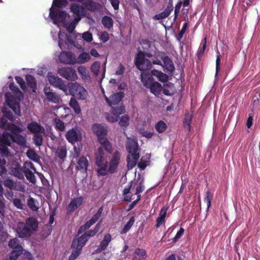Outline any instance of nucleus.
I'll use <instances>...</instances> for the list:
<instances>
[{
  "label": "nucleus",
  "mask_w": 260,
  "mask_h": 260,
  "mask_svg": "<svg viewBox=\"0 0 260 260\" xmlns=\"http://www.w3.org/2000/svg\"><path fill=\"white\" fill-rule=\"evenodd\" d=\"M93 133L98 138L99 143L102 147L98 148L95 154V164L98 167L97 172L98 175L105 176L108 173L112 174L116 172L120 159V153L116 151L114 152L110 159L109 162L107 161V155L104 150L111 153L112 147L106 136L107 133V127L100 124H94L92 126Z\"/></svg>",
  "instance_id": "f257e3e1"
},
{
  "label": "nucleus",
  "mask_w": 260,
  "mask_h": 260,
  "mask_svg": "<svg viewBox=\"0 0 260 260\" xmlns=\"http://www.w3.org/2000/svg\"><path fill=\"white\" fill-rule=\"evenodd\" d=\"M70 9L73 13L74 18L64 11H58L56 9L50 8L49 17L47 20L52 21L53 23L56 25L59 30H60V26H62L68 31L72 32L74 31L81 18L85 15L86 10L83 6L77 3L72 4Z\"/></svg>",
  "instance_id": "f03ea898"
},
{
  "label": "nucleus",
  "mask_w": 260,
  "mask_h": 260,
  "mask_svg": "<svg viewBox=\"0 0 260 260\" xmlns=\"http://www.w3.org/2000/svg\"><path fill=\"white\" fill-rule=\"evenodd\" d=\"M72 35H68L65 32L59 30L58 32L52 31L51 36L54 40L58 41V45L60 49L63 50L73 46L80 50L82 49L83 41L90 42L92 41V35L89 31L83 34H77L72 32Z\"/></svg>",
  "instance_id": "7ed1b4c3"
},
{
  "label": "nucleus",
  "mask_w": 260,
  "mask_h": 260,
  "mask_svg": "<svg viewBox=\"0 0 260 260\" xmlns=\"http://www.w3.org/2000/svg\"><path fill=\"white\" fill-rule=\"evenodd\" d=\"M0 127L9 129L11 132V133L4 132L2 135L0 134L1 143L9 146L12 141L22 147H27L25 137L17 133L21 132L24 129V127L23 125L17 126L14 124L8 123L5 117H2L0 119Z\"/></svg>",
  "instance_id": "20e7f679"
},
{
  "label": "nucleus",
  "mask_w": 260,
  "mask_h": 260,
  "mask_svg": "<svg viewBox=\"0 0 260 260\" xmlns=\"http://www.w3.org/2000/svg\"><path fill=\"white\" fill-rule=\"evenodd\" d=\"M140 150L137 140L131 138V170L138 166L141 170H144L149 164L150 155L146 153L140 159Z\"/></svg>",
  "instance_id": "39448f33"
},
{
  "label": "nucleus",
  "mask_w": 260,
  "mask_h": 260,
  "mask_svg": "<svg viewBox=\"0 0 260 260\" xmlns=\"http://www.w3.org/2000/svg\"><path fill=\"white\" fill-rule=\"evenodd\" d=\"M9 87L13 92L14 96H12L9 92H6L5 94L6 102L16 115L20 116L21 111L19 102L23 99V94L13 83L10 84Z\"/></svg>",
  "instance_id": "423d86ee"
},
{
  "label": "nucleus",
  "mask_w": 260,
  "mask_h": 260,
  "mask_svg": "<svg viewBox=\"0 0 260 260\" xmlns=\"http://www.w3.org/2000/svg\"><path fill=\"white\" fill-rule=\"evenodd\" d=\"M38 226L37 220L34 218H29L24 222H18L16 232L20 238H28L31 235L32 231L37 230Z\"/></svg>",
  "instance_id": "0eeeda50"
},
{
  "label": "nucleus",
  "mask_w": 260,
  "mask_h": 260,
  "mask_svg": "<svg viewBox=\"0 0 260 260\" xmlns=\"http://www.w3.org/2000/svg\"><path fill=\"white\" fill-rule=\"evenodd\" d=\"M141 80L143 85L150 89L151 93L155 96L160 94L162 91V86L160 83L154 81L150 74L147 72L141 73Z\"/></svg>",
  "instance_id": "6e6552de"
},
{
  "label": "nucleus",
  "mask_w": 260,
  "mask_h": 260,
  "mask_svg": "<svg viewBox=\"0 0 260 260\" xmlns=\"http://www.w3.org/2000/svg\"><path fill=\"white\" fill-rule=\"evenodd\" d=\"M66 89L67 91H64V93L67 95L71 94L80 100H85L87 97V90L83 86L76 82L68 83Z\"/></svg>",
  "instance_id": "1a4fd4ad"
},
{
  "label": "nucleus",
  "mask_w": 260,
  "mask_h": 260,
  "mask_svg": "<svg viewBox=\"0 0 260 260\" xmlns=\"http://www.w3.org/2000/svg\"><path fill=\"white\" fill-rule=\"evenodd\" d=\"M142 54V52L137 53L135 63L137 68L143 73L151 69L152 63L149 59L143 57Z\"/></svg>",
  "instance_id": "9d476101"
},
{
  "label": "nucleus",
  "mask_w": 260,
  "mask_h": 260,
  "mask_svg": "<svg viewBox=\"0 0 260 260\" xmlns=\"http://www.w3.org/2000/svg\"><path fill=\"white\" fill-rule=\"evenodd\" d=\"M22 168L23 173L27 180L32 184L36 183V178L34 174L37 173V171L33 164L30 161H25Z\"/></svg>",
  "instance_id": "9b49d317"
},
{
  "label": "nucleus",
  "mask_w": 260,
  "mask_h": 260,
  "mask_svg": "<svg viewBox=\"0 0 260 260\" xmlns=\"http://www.w3.org/2000/svg\"><path fill=\"white\" fill-rule=\"evenodd\" d=\"M65 137L69 142L74 144L82 140V133L79 128L75 127L69 129L66 133Z\"/></svg>",
  "instance_id": "f8f14e48"
},
{
  "label": "nucleus",
  "mask_w": 260,
  "mask_h": 260,
  "mask_svg": "<svg viewBox=\"0 0 260 260\" xmlns=\"http://www.w3.org/2000/svg\"><path fill=\"white\" fill-rule=\"evenodd\" d=\"M58 61L65 64H76V54L71 51H62L58 57Z\"/></svg>",
  "instance_id": "ddd939ff"
},
{
  "label": "nucleus",
  "mask_w": 260,
  "mask_h": 260,
  "mask_svg": "<svg viewBox=\"0 0 260 260\" xmlns=\"http://www.w3.org/2000/svg\"><path fill=\"white\" fill-rule=\"evenodd\" d=\"M47 78L51 85L58 88L63 92L67 91V85L61 78H58L57 76L50 72L48 73Z\"/></svg>",
  "instance_id": "4468645a"
},
{
  "label": "nucleus",
  "mask_w": 260,
  "mask_h": 260,
  "mask_svg": "<svg viewBox=\"0 0 260 260\" xmlns=\"http://www.w3.org/2000/svg\"><path fill=\"white\" fill-rule=\"evenodd\" d=\"M58 74L68 80H75L78 78L75 71L71 67H62L58 69Z\"/></svg>",
  "instance_id": "2eb2a0df"
},
{
  "label": "nucleus",
  "mask_w": 260,
  "mask_h": 260,
  "mask_svg": "<svg viewBox=\"0 0 260 260\" xmlns=\"http://www.w3.org/2000/svg\"><path fill=\"white\" fill-rule=\"evenodd\" d=\"M155 50L158 52V54H156V52L155 54L156 55L157 57L160 58L163 61L162 67H163L168 72L170 73L173 72L175 70V66L172 59L168 56H162L161 54L162 52H160L158 51L157 48H155Z\"/></svg>",
  "instance_id": "dca6fc26"
},
{
  "label": "nucleus",
  "mask_w": 260,
  "mask_h": 260,
  "mask_svg": "<svg viewBox=\"0 0 260 260\" xmlns=\"http://www.w3.org/2000/svg\"><path fill=\"white\" fill-rule=\"evenodd\" d=\"M135 179L136 180V183H134L133 187L134 188L137 183V185L135 188V193H131V201L135 199V196L137 197L138 195H141L140 193L144 190V186L142 184L143 181V178L141 176L140 173H138V177L136 179V171L135 172Z\"/></svg>",
  "instance_id": "f3484780"
},
{
  "label": "nucleus",
  "mask_w": 260,
  "mask_h": 260,
  "mask_svg": "<svg viewBox=\"0 0 260 260\" xmlns=\"http://www.w3.org/2000/svg\"><path fill=\"white\" fill-rule=\"evenodd\" d=\"M124 95V93L120 91L112 94L109 98L104 95V98L108 105L112 107L113 105L118 104L122 100Z\"/></svg>",
  "instance_id": "a211bd4d"
},
{
  "label": "nucleus",
  "mask_w": 260,
  "mask_h": 260,
  "mask_svg": "<svg viewBox=\"0 0 260 260\" xmlns=\"http://www.w3.org/2000/svg\"><path fill=\"white\" fill-rule=\"evenodd\" d=\"M10 248L12 249L11 252H14V254L16 255H20L23 251L22 247L19 243L17 238L11 239L8 244Z\"/></svg>",
  "instance_id": "6ab92c4d"
},
{
  "label": "nucleus",
  "mask_w": 260,
  "mask_h": 260,
  "mask_svg": "<svg viewBox=\"0 0 260 260\" xmlns=\"http://www.w3.org/2000/svg\"><path fill=\"white\" fill-rule=\"evenodd\" d=\"M28 130L34 135L44 134L45 128L38 122L33 121L29 123L27 125Z\"/></svg>",
  "instance_id": "aec40b11"
},
{
  "label": "nucleus",
  "mask_w": 260,
  "mask_h": 260,
  "mask_svg": "<svg viewBox=\"0 0 260 260\" xmlns=\"http://www.w3.org/2000/svg\"><path fill=\"white\" fill-rule=\"evenodd\" d=\"M83 201V198L82 197L72 199L68 206V212L69 213L73 212L82 204Z\"/></svg>",
  "instance_id": "412c9836"
},
{
  "label": "nucleus",
  "mask_w": 260,
  "mask_h": 260,
  "mask_svg": "<svg viewBox=\"0 0 260 260\" xmlns=\"http://www.w3.org/2000/svg\"><path fill=\"white\" fill-rule=\"evenodd\" d=\"M125 112V107L123 106L114 108L112 107L111 112L113 114V116L110 118L109 116L107 117L109 121L111 122H115L118 120V117L120 115L124 113Z\"/></svg>",
  "instance_id": "4be33fe9"
},
{
  "label": "nucleus",
  "mask_w": 260,
  "mask_h": 260,
  "mask_svg": "<svg viewBox=\"0 0 260 260\" xmlns=\"http://www.w3.org/2000/svg\"><path fill=\"white\" fill-rule=\"evenodd\" d=\"M11 174L19 179H24L23 168L18 163L13 164L11 167Z\"/></svg>",
  "instance_id": "5701e85b"
},
{
  "label": "nucleus",
  "mask_w": 260,
  "mask_h": 260,
  "mask_svg": "<svg viewBox=\"0 0 260 260\" xmlns=\"http://www.w3.org/2000/svg\"><path fill=\"white\" fill-rule=\"evenodd\" d=\"M44 91L48 101L56 104L59 102V96L55 93L52 92L50 88L46 87L44 88Z\"/></svg>",
  "instance_id": "b1692460"
},
{
  "label": "nucleus",
  "mask_w": 260,
  "mask_h": 260,
  "mask_svg": "<svg viewBox=\"0 0 260 260\" xmlns=\"http://www.w3.org/2000/svg\"><path fill=\"white\" fill-rule=\"evenodd\" d=\"M87 240V237L84 234L78 238H75L74 239L72 246V247H79V249H82Z\"/></svg>",
  "instance_id": "393cba45"
},
{
  "label": "nucleus",
  "mask_w": 260,
  "mask_h": 260,
  "mask_svg": "<svg viewBox=\"0 0 260 260\" xmlns=\"http://www.w3.org/2000/svg\"><path fill=\"white\" fill-rule=\"evenodd\" d=\"M147 253L145 249L137 248L133 253V260H146Z\"/></svg>",
  "instance_id": "a878e982"
},
{
  "label": "nucleus",
  "mask_w": 260,
  "mask_h": 260,
  "mask_svg": "<svg viewBox=\"0 0 260 260\" xmlns=\"http://www.w3.org/2000/svg\"><path fill=\"white\" fill-rule=\"evenodd\" d=\"M111 241V236L110 234H107L105 235L103 241L101 242L98 248L96 250V252H100L104 250L108 246L109 243Z\"/></svg>",
  "instance_id": "bb28decb"
},
{
  "label": "nucleus",
  "mask_w": 260,
  "mask_h": 260,
  "mask_svg": "<svg viewBox=\"0 0 260 260\" xmlns=\"http://www.w3.org/2000/svg\"><path fill=\"white\" fill-rule=\"evenodd\" d=\"M79 74L82 79L86 82H89L91 80L88 71L84 66H80L77 69Z\"/></svg>",
  "instance_id": "cd10ccee"
},
{
  "label": "nucleus",
  "mask_w": 260,
  "mask_h": 260,
  "mask_svg": "<svg viewBox=\"0 0 260 260\" xmlns=\"http://www.w3.org/2000/svg\"><path fill=\"white\" fill-rule=\"evenodd\" d=\"M91 58L89 53L83 52L80 53L77 57L76 55V64H83L88 62Z\"/></svg>",
  "instance_id": "c85d7f7f"
},
{
  "label": "nucleus",
  "mask_w": 260,
  "mask_h": 260,
  "mask_svg": "<svg viewBox=\"0 0 260 260\" xmlns=\"http://www.w3.org/2000/svg\"><path fill=\"white\" fill-rule=\"evenodd\" d=\"M88 166V161L86 157L82 156L78 160L77 168L79 170L86 173L87 170Z\"/></svg>",
  "instance_id": "c756f323"
},
{
  "label": "nucleus",
  "mask_w": 260,
  "mask_h": 260,
  "mask_svg": "<svg viewBox=\"0 0 260 260\" xmlns=\"http://www.w3.org/2000/svg\"><path fill=\"white\" fill-rule=\"evenodd\" d=\"M151 75L156 77L159 81L165 83H167L169 77L166 74L156 70H152Z\"/></svg>",
  "instance_id": "7c9ffc66"
},
{
  "label": "nucleus",
  "mask_w": 260,
  "mask_h": 260,
  "mask_svg": "<svg viewBox=\"0 0 260 260\" xmlns=\"http://www.w3.org/2000/svg\"><path fill=\"white\" fill-rule=\"evenodd\" d=\"M27 85L29 87L33 92H36L37 89V82L35 78L30 75H26L25 76Z\"/></svg>",
  "instance_id": "2f4dec72"
},
{
  "label": "nucleus",
  "mask_w": 260,
  "mask_h": 260,
  "mask_svg": "<svg viewBox=\"0 0 260 260\" xmlns=\"http://www.w3.org/2000/svg\"><path fill=\"white\" fill-rule=\"evenodd\" d=\"M67 4V0H53L52 6L51 8L56 9L58 11H60L58 9L65 7Z\"/></svg>",
  "instance_id": "473e14b6"
},
{
  "label": "nucleus",
  "mask_w": 260,
  "mask_h": 260,
  "mask_svg": "<svg viewBox=\"0 0 260 260\" xmlns=\"http://www.w3.org/2000/svg\"><path fill=\"white\" fill-rule=\"evenodd\" d=\"M192 119V116L189 113H186L184 116L183 124L185 128H187L189 132L191 128V123Z\"/></svg>",
  "instance_id": "72a5a7b5"
},
{
  "label": "nucleus",
  "mask_w": 260,
  "mask_h": 260,
  "mask_svg": "<svg viewBox=\"0 0 260 260\" xmlns=\"http://www.w3.org/2000/svg\"><path fill=\"white\" fill-rule=\"evenodd\" d=\"M82 4L90 11H95L98 9V5L92 0H88L86 2L84 1Z\"/></svg>",
  "instance_id": "f704fd0d"
},
{
  "label": "nucleus",
  "mask_w": 260,
  "mask_h": 260,
  "mask_svg": "<svg viewBox=\"0 0 260 260\" xmlns=\"http://www.w3.org/2000/svg\"><path fill=\"white\" fill-rule=\"evenodd\" d=\"M102 23L105 27L110 29L113 27V20L111 17L104 16L102 18Z\"/></svg>",
  "instance_id": "c9c22d12"
},
{
  "label": "nucleus",
  "mask_w": 260,
  "mask_h": 260,
  "mask_svg": "<svg viewBox=\"0 0 260 260\" xmlns=\"http://www.w3.org/2000/svg\"><path fill=\"white\" fill-rule=\"evenodd\" d=\"M174 84L171 82H167L164 84L163 87H162V93L167 96H171L173 94L171 93L169 89L173 88Z\"/></svg>",
  "instance_id": "e433bc0d"
},
{
  "label": "nucleus",
  "mask_w": 260,
  "mask_h": 260,
  "mask_svg": "<svg viewBox=\"0 0 260 260\" xmlns=\"http://www.w3.org/2000/svg\"><path fill=\"white\" fill-rule=\"evenodd\" d=\"M26 155L30 159L34 161L38 162L40 161L39 156L33 149H28L26 152Z\"/></svg>",
  "instance_id": "4c0bfd02"
},
{
  "label": "nucleus",
  "mask_w": 260,
  "mask_h": 260,
  "mask_svg": "<svg viewBox=\"0 0 260 260\" xmlns=\"http://www.w3.org/2000/svg\"><path fill=\"white\" fill-rule=\"evenodd\" d=\"M188 18L187 17V21H186V22H185L183 23V26L182 27V28H181L180 31L179 32V33H178L176 36V38L177 40L179 41L183 38L184 34L185 33V31H186L187 28L188 27Z\"/></svg>",
  "instance_id": "58836bf2"
},
{
  "label": "nucleus",
  "mask_w": 260,
  "mask_h": 260,
  "mask_svg": "<svg viewBox=\"0 0 260 260\" xmlns=\"http://www.w3.org/2000/svg\"><path fill=\"white\" fill-rule=\"evenodd\" d=\"M156 131L159 133H164L167 128V124L163 121H159L155 126Z\"/></svg>",
  "instance_id": "ea45409f"
},
{
  "label": "nucleus",
  "mask_w": 260,
  "mask_h": 260,
  "mask_svg": "<svg viewBox=\"0 0 260 260\" xmlns=\"http://www.w3.org/2000/svg\"><path fill=\"white\" fill-rule=\"evenodd\" d=\"M201 46L199 48L197 55L198 58L201 57L205 52L207 45V38H204L201 42Z\"/></svg>",
  "instance_id": "a19ab883"
},
{
  "label": "nucleus",
  "mask_w": 260,
  "mask_h": 260,
  "mask_svg": "<svg viewBox=\"0 0 260 260\" xmlns=\"http://www.w3.org/2000/svg\"><path fill=\"white\" fill-rule=\"evenodd\" d=\"M4 185L5 186L10 189H16V184L15 182L10 178H6L4 180Z\"/></svg>",
  "instance_id": "79ce46f5"
},
{
  "label": "nucleus",
  "mask_w": 260,
  "mask_h": 260,
  "mask_svg": "<svg viewBox=\"0 0 260 260\" xmlns=\"http://www.w3.org/2000/svg\"><path fill=\"white\" fill-rule=\"evenodd\" d=\"M69 105L74 109V111L76 113L79 114L80 113V107L76 100L74 98H71Z\"/></svg>",
  "instance_id": "37998d69"
},
{
  "label": "nucleus",
  "mask_w": 260,
  "mask_h": 260,
  "mask_svg": "<svg viewBox=\"0 0 260 260\" xmlns=\"http://www.w3.org/2000/svg\"><path fill=\"white\" fill-rule=\"evenodd\" d=\"M44 134H38L34 135L32 140L34 144L40 147L42 145L43 143V135Z\"/></svg>",
  "instance_id": "c03bdc74"
},
{
  "label": "nucleus",
  "mask_w": 260,
  "mask_h": 260,
  "mask_svg": "<svg viewBox=\"0 0 260 260\" xmlns=\"http://www.w3.org/2000/svg\"><path fill=\"white\" fill-rule=\"evenodd\" d=\"M57 155L61 159H64L67 154V151L64 147H59L56 151Z\"/></svg>",
  "instance_id": "a18cd8bd"
},
{
  "label": "nucleus",
  "mask_w": 260,
  "mask_h": 260,
  "mask_svg": "<svg viewBox=\"0 0 260 260\" xmlns=\"http://www.w3.org/2000/svg\"><path fill=\"white\" fill-rule=\"evenodd\" d=\"M54 124L55 128L59 131L63 132L65 130V124L63 122H62L59 119H55L54 120Z\"/></svg>",
  "instance_id": "49530a36"
},
{
  "label": "nucleus",
  "mask_w": 260,
  "mask_h": 260,
  "mask_svg": "<svg viewBox=\"0 0 260 260\" xmlns=\"http://www.w3.org/2000/svg\"><path fill=\"white\" fill-rule=\"evenodd\" d=\"M71 255L69 257V260H75L81 253L82 249H79V247H75Z\"/></svg>",
  "instance_id": "de8ad7c7"
},
{
  "label": "nucleus",
  "mask_w": 260,
  "mask_h": 260,
  "mask_svg": "<svg viewBox=\"0 0 260 260\" xmlns=\"http://www.w3.org/2000/svg\"><path fill=\"white\" fill-rule=\"evenodd\" d=\"M100 227V223H98L95 227L94 228V229L93 230H89L87 232H86L84 234L86 235V236L87 237V238L88 239L90 237H93L99 231Z\"/></svg>",
  "instance_id": "09e8293b"
},
{
  "label": "nucleus",
  "mask_w": 260,
  "mask_h": 260,
  "mask_svg": "<svg viewBox=\"0 0 260 260\" xmlns=\"http://www.w3.org/2000/svg\"><path fill=\"white\" fill-rule=\"evenodd\" d=\"M101 67V62L99 61L94 62L91 66V71L95 76H97Z\"/></svg>",
  "instance_id": "8fccbe9b"
},
{
  "label": "nucleus",
  "mask_w": 260,
  "mask_h": 260,
  "mask_svg": "<svg viewBox=\"0 0 260 260\" xmlns=\"http://www.w3.org/2000/svg\"><path fill=\"white\" fill-rule=\"evenodd\" d=\"M27 204L29 208L33 211H37L38 209L37 201L32 198L28 200Z\"/></svg>",
  "instance_id": "3c124183"
},
{
  "label": "nucleus",
  "mask_w": 260,
  "mask_h": 260,
  "mask_svg": "<svg viewBox=\"0 0 260 260\" xmlns=\"http://www.w3.org/2000/svg\"><path fill=\"white\" fill-rule=\"evenodd\" d=\"M94 222H93L91 219L89 220V221H87L85 224L84 225L81 226L80 228L78 233H81L82 232H84L87 229H89L92 224H93Z\"/></svg>",
  "instance_id": "603ef678"
},
{
  "label": "nucleus",
  "mask_w": 260,
  "mask_h": 260,
  "mask_svg": "<svg viewBox=\"0 0 260 260\" xmlns=\"http://www.w3.org/2000/svg\"><path fill=\"white\" fill-rule=\"evenodd\" d=\"M15 80H16L17 83L20 85L21 89L24 92L26 91H27V86H26L23 79L19 76H16Z\"/></svg>",
  "instance_id": "864d4df0"
},
{
  "label": "nucleus",
  "mask_w": 260,
  "mask_h": 260,
  "mask_svg": "<svg viewBox=\"0 0 260 260\" xmlns=\"http://www.w3.org/2000/svg\"><path fill=\"white\" fill-rule=\"evenodd\" d=\"M126 149L128 152V155H127L126 160H127V167L128 170L130 168V141L129 138L127 137V140L126 141Z\"/></svg>",
  "instance_id": "5fc2aeb1"
},
{
  "label": "nucleus",
  "mask_w": 260,
  "mask_h": 260,
  "mask_svg": "<svg viewBox=\"0 0 260 260\" xmlns=\"http://www.w3.org/2000/svg\"><path fill=\"white\" fill-rule=\"evenodd\" d=\"M182 5V2L181 1L178 2L176 5L174 10V17L173 19L174 21H175L177 18Z\"/></svg>",
  "instance_id": "6e6d98bb"
},
{
  "label": "nucleus",
  "mask_w": 260,
  "mask_h": 260,
  "mask_svg": "<svg viewBox=\"0 0 260 260\" xmlns=\"http://www.w3.org/2000/svg\"><path fill=\"white\" fill-rule=\"evenodd\" d=\"M173 1L169 0L168 4L165 10L163 11L168 16L170 15L173 10Z\"/></svg>",
  "instance_id": "4d7b16f0"
},
{
  "label": "nucleus",
  "mask_w": 260,
  "mask_h": 260,
  "mask_svg": "<svg viewBox=\"0 0 260 260\" xmlns=\"http://www.w3.org/2000/svg\"><path fill=\"white\" fill-rule=\"evenodd\" d=\"M217 55H216V72H215V77L217 76L220 70V58L219 52L217 51Z\"/></svg>",
  "instance_id": "13d9d810"
},
{
  "label": "nucleus",
  "mask_w": 260,
  "mask_h": 260,
  "mask_svg": "<svg viewBox=\"0 0 260 260\" xmlns=\"http://www.w3.org/2000/svg\"><path fill=\"white\" fill-rule=\"evenodd\" d=\"M13 205L18 209H23V204L21 200L18 198H15L13 200Z\"/></svg>",
  "instance_id": "bf43d9fd"
},
{
  "label": "nucleus",
  "mask_w": 260,
  "mask_h": 260,
  "mask_svg": "<svg viewBox=\"0 0 260 260\" xmlns=\"http://www.w3.org/2000/svg\"><path fill=\"white\" fill-rule=\"evenodd\" d=\"M184 232V230L183 228H180L179 231L177 232L175 237L172 239L173 242H176L182 237Z\"/></svg>",
  "instance_id": "052dcab7"
},
{
  "label": "nucleus",
  "mask_w": 260,
  "mask_h": 260,
  "mask_svg": "<svg viewBox=\"0 0 260 260\" xmlns=\"http://www.w3.org/2000/svg\"><path fill=\"white\" fill-rule=\"evenodd\" d=\"M129 117L128 116H122L119 121V124L123 127H126L128 124Z\"/></svg>",
  "instance_id": "680f3d73"
},
{
  "label": "nucleus",
  "mask_w": 260,
  "mask_h": 260,
  "mask_svg": "<svg viewBox=\"0 0 260 260\" xmlns=\"http://www.w3.org/2000/svg\"><path fill=\"white\" fill-rule=\"evenodd\" d=\"M211 199L210 192L209 190H207L206 192V197L204 199V201L207 203V210H208L211 206Z\"/></svg>",
  "instance_id": "e2e57ef3"
},
{
  "label": "nucleus",
  "mask_w": 260,
  "mask_h": 260,
  "mask_svg": "<svg viewBox=\"0 0 260 260\" xmlns=\"http://www.w3.org/2000/svg\"><path fill=\"white\" fill-rule=\"evenodd\" d=\"M103 212V207H100L98 212H96V213H95L91 218V220L93 222H95L99 218V217H100L102 213Z\"/></svg>",
  "instance_id": "0e129e2a"
},
{
  "label": "nucleus",
  "mask_w": 260,
  "mask_h": 260,
  "mask_svg": "<svg viewBox=\"0 0 260 260\" xmlns=\"http://www.w3.org/2000/svg\"><path fill=\"white\" fill-rule=\"evenodd\" d=\"M168 17V16L162 11V12L159 13V14L155 15L153 17V18L154 20H161V19H165Z\"/></svg>",
  "instance_id": "69168bd1"
},
{
  "label": "nucleus",
  "mask_w": 260,
  "mask_h": 260,
  "mask_svg": "<svg viewBox=\"0 0 260 260\" xmlns=\"http://www.w3.org/2000/svg\"><path fill=\"white\" fill-rule=\"evenodd\" d=\"M253 116L252 114H249L246 121V126L248 128H251L253 124Z\"/></svg>",
  "instance_id": "338daca9"
},
{
  "label": "nucleus",
  "mask_w": 260,
  "mask_h": 260,
  "mask_svg": "<svg viewBox=\"0 0 260 260\" xmlns=\"http://www.w3.org/2000/svg\"><path fill=\"white\" fill-rule=\"evenodd\" d=\"M165 260H182V259L181 256L173 253L168 256Z\"/></svg>",
  "instance_id": "774afa93"
}]
</instances>
